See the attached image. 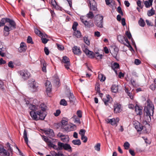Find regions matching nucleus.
<instances>
[{"label":"nucleus","instance_id":"nucleus-1","mask_svg":"<svg viewBox=\"0 0 156 156\" xmlns=\"http://www.w3.org/2000/svg\"><path fill=\"white\" fill-rule=\"evenodd\" d=\"M29 108L32 110L30 113V115L35 120H44L47 115L46 106L44 104H41L39 106L31 105Z\"/></svg>","mask_w":156,"mask_h":156},{"label":"nucleus","instance_id":"nucleus-2","mask_svg":"<svg viewBox=\"0 0 156 156\" xmlns=\"http://www.w3.org/2000/svg\"><path fill=\"white\" fill-rule=\"evenodd\" d=\"M147 105L144 108V117L147 120L149 121L151 119V116L153 115L154 109V106L149 100H147L146 102Z\"/></svg>","mask_w":156,"mask_h":156},{"label":"nucleus","instance_id":"nucleus-3","mask_svg":"<svg viewBox=\"0 0 156 156\" xmlns=\"http://www.w3.org/2000/svg\"><path fill=\"white\" fill-rule=\"evenodd\" d=\"M1 21L3 26L6 22L9 23L10 25L9 27L6 25L4 26V30L5 32H9L10 30L15 29L16 28V24L15 22L13 20L9 18H2V19Z\"/></svg>","mask_w":156,"mask_h":156},{"label":"nucleus","instance_id":"nucleus-4","mask_svg":"<svg viewBox=\"0 0 156 156\" xmlns=\"http://www.w3.org/2000/svg\"><path fill=\"white\" fill-rule=\"evenodd\" d=\"M7 147H9L8 150L10 152H7L5 150L2 145L0 144V154L2 156H11L13 151L12 149L10 147L9 144V143H7Z\"/></svg>","mask_w":156,"mask_h":156},{"label":"nucleus","instance_id":"nucleus-5","mask_svg":"<svg viewBox=\"0 0 156 156\" xmlns=\"http://www.w3.org/2000/svg\"><path fill=\"white\" fill-rule=\"evenodd\" d=\"M103 16L100 15H98L95 17V24L100 28L103 27Z\"/></svg>","mask_w":156,"mask_h":156},{"label":"nucleus","instance_id":"nucleus-6","mask_svg":"<svg viewBox=\"0 0 156 156\" xmlns=\"http://www.w3.org/2000/svg\"><path fill=\"white\" fill-rule=\"evenodd\" d=\"M18 73L24 80L28 79L30 76V73L27 70H22L18 72Z\"/></svg>","mask_w":156,"mask_h":156},{"label":"nucleus","instance_id":"nucleus-7","mask_svg":"<svg viewBox=\"0 0 156 156\" xmlns=\"http://www.w3.org/2000/svg\"><path fill=\"white\" fill-rule=\"evenodd\" d=\"M90 4V10L96 11L97 10V4L94 0H87Z\"/></svg>","mask_w":156,"mask_h":156},{"label":"nucleus","instance_id":"nucleus-8","mask_svg":"<svg viewBox=\"0 0 156 156\" xmlns=\"http://www.w3.org/2000/svg\"><path fill=\"white\" fill-rule=\"evenodd\" d=\"M29 84L30 87L33 89V91H35L38 87V84L35 82L34 80L31 79L29 81Z\"/></svg>","mask_w":156,"mask_h":156},{"label":"nucleus","instance_id":"nucleus-9","mask_svg":"<svg viewBox=\"0 0 156 156\" xmlns=\"http://www.w3.org/2000/svg\"><path fill=\"white\" fill-rule=\"evenodd\" d=\"M62 62L64 64V66L67 69H69L70 62L69 59L66 56L63 57Z\"/></svg>","mask_w":156,"mask_h":156},{"label":"nucleus","instance_id":"nucleus-10","mask_svg":"<svg viewBox=\"0 0 156 156\" xmlns=\"http://www.w3.org/2000/svg\"><path fill=\"white\" fill-rule=\"evenodd\" d=\"M114 112L115 113H117L120 112L122 110L121 105L116 103L114 104Z\"/></svg>","mask_w":156,"mask_h":156},{"label":"nucleus","instance_id":"nucleus-11","mask_svg":"<svg viewBox=\"0 0 156 156\" xmlns=\"http://www.w3.org/2000/svg\"><path fill=\"white\" fill-rule=\"evenodd\" d=\"M44 133L50 138L54 137L55 135L53 130L51 129H49L44 130Z\"/></svg>","mask_w":156,"mask_h":156},{"label":"nucleus","instance_id":"nucleus-12","mask_svg":"<svg viewBox=\"0 0 156 156\" xmlns=\"http://www.w3.org/2000/svg\"><path fill=\"white\" fill-rule=\"evenodd\" d=\"M133 124L135 128L138 131H140L143 129V126L137 121H135L133 122Z\"/></svg>","mask_w":156,"mask_h":156},{"label":"nucleus","instance_id":"nucleus-13","mask_svg":"<svg viewBox=\"0 0 156 156\" xmlns=\"http://www.w3.org/2000/svg\"><path fill=\"white\" fill-rule=\"evenodd\" d=\"M72 50L73 52L76 55H79L81 54V51L80 49V48L76 46H74Z\"/></svg>","mask_w":156,"mask_h":156},{"label":"nucleus","instance_id":"nucleus-14","mask_svg":"<svg viewBox=\"0 0 156 156\" xmlns=\"http://www.w3.org/2000/svg\"><path fill=\"white\" fill-rule=\"evenodd\" d=\"M26 47L24 43L22 42L20 45V47L19 48V51L20 52H24L26 51Z\"/></svg>","mask_w":156,"mask_h":156},{"label":"nucleus","instance_id":"nucleus-15","mask_svg":"<svg viewBox=\"0 0 156 156\" xmlns=\"http://www.w3.org/2000/svg\"><path fill=\"white\" fill-rule=\"evenodd\" d=\"M106 121L107 123H110L112 125H116V126H117L116 121L115 118L108 119L106 120Z\"/></svg>","mask_w":156,"mask_h":156},{"label":"nucleus","instance_id":"nucleus-16","mask_svg":"<svg viewBox=\"0 0 156 156\" xmlns=\"http://www.w3.org/2000/svg\"><path fill=\"white\" fill-rule=\"evenodd\" d=\"M41 63L42 68V70L44 72H46V66H47L46 63L44 60L41 61Z\"/></svg>","mask_w":156,"mask_h":156},{"label":"nucleus","instance_id":"nucleus-17","mask_svg":"<svg viewBox=\"0 0 156 156\" xmlns=\"http://www.w3.org/2000/svg\"><path fill=\"white\" fill-rule=\"evenodd\" d=\"M106 98H104L103 100L105 104L106 105H108V103H110V101L111 99V98L108 94L106 95Z\"/></svg>","mask_w":156,"mask_h":156},{"label":"nucleus","instance_id":"nucleus-18","mask_svg":"<svg viewBox=\"0 0 156 156\" xmlns=\"http://www.w3.org/2000/svg\"><path fill=\"white\" fill-rule=\"evenodd\" d=\"M153 0H148V1H144V3L146 8H149L152 5Z\"/></svg>","mask_w":156,"mask_h":156},{"label":"nucleus","instance_id":"nucleus-19","mask_svg":"<svg viewBox=\"0 0 156 156\" xmlns=\"http://www.w3.org/2000/svg\"><path fill=\"white\" fill-rule=\"evenodd\" d=\"M124 38L125 37L120 35H118L117 37V39L118 41L121 44H125L124 41Z\"/></svg>","mask_w":156,"mask_h":156},{"label":"nucleus","instance_id":"nucleus-20","mask_svg":"<svg viewBox=\"0 0 156 156\" xmlns=\"http://www.w3.org/2000/svg\"><path fill=\"white\" fill-rule=\"evenodd\" d=\"M63 149L68 151L69 152L72 151V148L70 145L67 144H64Z\"/></svg>","mask_w":156,"mask_h":156},{"label":"nucleus","instance_id":"nucleus-21","mask_svg":"<svg viewBox=\"0 0 156 156\" xmlns=\"http://www.w3.org/2000/svg\"><path fill=\"white\" fill-rule=\"evenodd\" d=\"M85 26L87 27L90 28L94 26V24L91 21L88 22L86 20L84 23Z\"/></svg>","mask_w":156,"mask_h":156},{"label":"nucleus","instance_id":"nucleus-22","mask_svg":"<svg viewBox=\"0 0 156 156\" xmlns=\"http://www.w3.org/2000/svg\"><path fill=\"white\" fill-rule=\"evenodd\" d=\"M135 111L137 115H141L142 114V110L138 106L136 105V106L135 107Z\"/></svg>","mask_w":156,"mask_h":156},{"label":"nucleus","instance_id":"nucleus-23","mask_svg":"<svg viewBox=\"0 0 156 156\" xmlns=\"http://www.w3.org/2000/svg\"><path fill=\"white\" fill-rule=\"evenodd\" d=\"M52 156H63V155L60 152L56 153L54 151H51V152ZM46 156H51L49 155H47Z\"/></svg>","mask_w":156,"mask_h":156},{"label":"nucleus","instance_id":"nucleus-24","mask_svg":"<svg viewBox=\"0 0 156 156\" xmlns=\"http://www.w3.org/2000/svg\"><path fill=\"white\" fill-rule=\"evenodd\" d=\"M73 35L77 38H80L81 37L82 35L80 31L76 30L74 31Z\"/></svg>","mask_w":156,"mask_h":156},{"label":"nucleus","instance_id":"nucleus-25","mask_svg":"<svg viewBox=\"0 0 156 156\" xmlns=\"http://www.w3.org/2000/svg\"><path fill=\"white\" fill-rule=\"evenodd\" d=\"M23 137L24 138V140L25 143L27 144V146H29V145L28 144V138L27 137V133L26 129H25L24 131Z\"/></svg>","mask_w":156,"mask_h":156},{"label":"nucleus","instance_id":"nucleus-26","mask_svg":"<svg viewBox=\"0 0 156 156\" xmlns=\"http://www.w3.org/2000/svg\"><path fill=\"white\" fill-rule=\"evenodd\" d=\"M68 97L70 102H73L75 101V98L72 94L69 93V94Z\"/></svg>","mask_w":156,"mask_h":156},{"label":"nucleus","instance_id":"nucleus-27","mask_svg":"<svg viewBox=\"0 0 156 156\" xmlns=\"http://www.w3.org/2000/svg\"><path fill=\"white\" fill-rule=\"evenodd\" d=\"M118 86L115 85H113L112 87L111 90L112 92L116 93L118 91Z\"/></svg>","mask_w":156,"mask_h":156},{"label":"nucleus","instance_id":"nucleus-28","mask_svg":"<svg viewBox=\"0 0 156 156\" xmlns=\"http://www.w3.org/2000/svg\"><path fill=\"white\" fill-rule=\"evenodd\" d=\"M48 145L50 147L53 148L54 149L59 150L58 148V146L54 145L52 142L50 144H48Z\"/></svg>","mask_w":156,"mask_h":156},{"label":"nucleus","instance_id":"nucleus-29","mask_svg":"<svg viewBox=\"0 0 156 156\" xmlns=\"http://www.w3.org/2000/svg\"><path fill=\"white\" fill-rule=\"evenodd\" d=\"M73 118L74 119V122L78 125H80L81 123L80 119L79 118L77 117L76 115H74Z\"/></svg>","mask_w":156,"mask_h":156},{"label":"nucleus","instance_id":"nucleus-30","mask_svg":"<svg viewBox=\"0 0 156 156\" xmlns=\"http://www.w3.org/2000/svg\"><path fill=\"white\" fill-rule=\"evenodd\" d=\"M94 58H95L98 60L101 59L102 58L103 55L102 54H100L98 53H97L94 55Z\"/></svg>","mask_w":156,"mask_h":156},{"label":"nucleus","instance_id":"nucleus-31","mask_svg":"<svg viewBox=\"0 0 156 156\" xmlns=\"http://www.w3.org/2000/svg\"><path fill=\"white\" fill-rule=\"evenodd\" d=\"M72 142L74 145L78 146L80 145L81 144V141L79 139L73 140Z\"/></svg>","mask_w":156,"mask_h":156},{"label":"nucleus","instance_id":"nucleus-32","mask_svg":"<svg viewBox=\"0 0 156 156\" xmlns=\"http://www.w3.org/2000/svg\"><path fill=\"white\" fill-rule=\"evenodd\" d=\"M139 25L141 27H144L145 25L144 20L142 18H140L138 21Z\"/></svg>","mask_w":156,"mask_h":156},{"label":"nucleus","instance_id":"nucleus-33","mask_svg":"<svg viewBox=\"0 0 156 156\" xmlns=\"http://www.w3.org/2000/svg\"><path fill=\"white\" fill-rule=\"evenodd\" d=\"M86 16L89 18L92 19L94 17V15L93 12L90 10L89 13L87 14Z\"/></svg>","mask_w":156,"mask_h":156},{"label":"nucleus","instance_id":"nucleus-34","mask_svg":"<svg viewBox=\"0 0 156 156\" xmlns=\"http://www.w3.org/2000/svg\"><path fill=\"white\" fill-rule=\"evenodd\" d=\"M119 64L117 62L114 63L113 65H112L111 66L112 68L113 69L119 68Z\"/></svg>","mask_w":156,"mask_h":156},{"label":"nucleus","instance_id":"nucleus-35","mask_svg":"<svg viewBox=\"0 0 156 156\" xmlns=\"http://www.w3.org/2000/svg\"><path fill=\"white\" fill-rule=\"evenodd\" d=\"M98 78L101 81H104L106 79L105 76L102 74H99L98 75Z\"/></svg>","mask_w":156,"mask_h":156},{"label":"nucleus","instance_id":"nucleus-36","mask_svg":"<svg viewBox=\"0 0 156 156\" xmlns=\"http://www.w3.org/2000/svg\"><path fill=\"white\" fill-rule=\"evenodd\" d=\"M64 144L63 143L58 142V150H61L63 149Z\"/></svg>","mask_w":156,"mask_h":156},{"label":"nucleus","instance_id":"nucleus-37","mask_svg":"<svg viewBox=\"0 0 156 156\" xmlns=\"http://www.w3.org/2000/svg\"><path fill=\"white\" fill-rule=\"evenodd\" d=\"M51 86H50L46 87V93L48 96H50V92L51 91Z\"/></svg>","mask_w":156,"mask_h":156},{"label":"nucleus","instance_id":"nucleus-38","mask_svg":"<svg viewBox=\"0 0 156 156\" xmlns=\"http://www.w3.org/2000/svg\"><path fill=\"white\" fill-rule=\"evenodd\" d=\"M84 42L88 45L90 44V41L88 39V37H84L83 38Z\"/></svg>","mask_w":156,"mask_h":156},{"label":"nucleus","instance_id":"nucleus-39","mask_svg":"<svg viewBox=\"0 0 156 156\" xmlns=\"http://www.w3.org/2000/svg\"><path fill=\"white\" fill-rule=\"evenodd\" d=\"M154 14V11L152 8L151 10H149L147 12V15L149 16H152Z\"/></svg>","mask_w":156,"mask_h":156},{"label":"nucleus","instance_id":"nucleus-40","mask_svg":"<svg viewBox=\"0 0 156 156\" xmlns=\"http://www.w3.org/2000/svg\"><path fill=\"white\" fill-rule=\"evenodd\" d=\"M100 143L97 144L94 147L95 150L98 151H99L100 150Z\"/></svg>","mask_w":156,"mask_h":156},{"label":"nucleus","instance_id":"nucleus-41","mask_svg":"<svg viewBox=\"0 0 156 156\" xmlns=\"http://www.w3.org/2000/svg\"><path fill=\"white\" fill-rule=\"evenodd\" d=\"M42 138L44 140L46 143H48V144H50L51 143V140L45 136H43Z\"/></svg>","mask_w":156,"mask_h":156},{"label":"nucleus","instance_id":"nucleus-42","mask_svg":"<svg viewBox=\"0 0 156 156\" xmlns=\"http://www.w3.org/2000/svg\"><path fill=\"white\" fill-rule=\"evenodd\" d=\"M51 4L54 8H56V7L58 6L55 0H51Z\"/></svg>","mask_w":156,"mask_h":156},{"label":"nucleus","instance_id":"nucleus-43","mask_svg":"<svg viewBox=\"0 0 156 156\" xmlns=\"http://www.w3.org/2000/svg\"><path fill=\"white\" fill-rule=\"evenodd\" d=\"M123 146L125 149L128 150L129 148L130 144L128 142H126L124 143Z\"/></svg>","mask_w":156,"mask_h":156},{"label":"nucleus","instance_id":"nucleus-44","mask_svg":"<svg viewBox=\"0 0 156 156\" xmlns=\"http://www.w3.org/2000/svg\"><path fill=\"white\" fill-rule=\"evenodd\" d=\"M60 104L61 105L64 106H66L67 105L66 101L64 99L61 100Z\"/></svg>","mask_w":156,"mask_h":156},{"label":"nucleus","instance_id":"nucleus-45","mask_svg":"<svg viewBox=\"0 0 156 156\" xmlns=\"http://www.w3.org/2000/svg\"><path fill=\"white\" fill-rule=\"evenodd\" d=\"M94 55L95 54H94L93 52L90 51L87 54V55L88 56L89 58H94Z\"/></svg>","mask_w":156,"mask_h":156},{"label":"nucleus","instance_id":"nucleus-46","mask_svg":"<svg viewBox=\"0 0 156 156\" xmlns=\"http://www.w3.org/2000/svg\"><path fill=\"white\" fill-rule=\"evenodd\" d=\"M78 25V23L76 22H74L72 28L74 31H75L76 30V27Z\"/></svg>","mask_w":156,"mask_h":156},{"label":"nucleus","instance_id":"nucleus-47","mask_svg":"<svg viewBox=\"0 0 156 156\" xmlns=\"http://www.w3.org/2000/svg\"><path fill=\"white\" fill-rule=\"evenodd\" d=\"M86 132L85 130L83 129H81L80 130L79 134L81 135V136H85V133Z\"/></svg>","mask_w":156,"mask_h":156},{"label":"nucleus","instance_id":"nucleus-48","mask_svg":"<svg viewBox=\"0 0 156 156\" xmlns=\"http://www.w3.org/2000/svg\"><path fill=\"white\" fill-rule=\"evenodd\" d=\"M137 5L140 8H143V5L140 0H139L137 1Z\"/></svg>","mask_w":156,"mask_h":156},{"label":"nucleus","instance_id":"nucleus-49","mask_svg":"<svg viewBox=\"0 0 156 156\" xmlns=\"http://www.w3.org/2000/svg\"><path fill=\"white\" fill-rule=\"evenodd\" d=\"M27 42L29 43L33 44V42L32 41V38L30 36L28 37L27 39Z\"/></svg>","mask_w":156,"mask_h":156},{"label":"nucleus","instance_id":"nucleus-50","mask_svg":"<svg viewBox=\"0 0 156 156\" xmlns=\"http://www.w3.org/2000/svg\"><path fill=\"white\" fill-rule=\"evenodd\" d=\"M41 40L42 42L44 44H46L49 41L48 39H47L45 38H43V37L41 38Z\"/></svg>","mask_w":156,"mask_h":156},{"label":"nucleus","instance_id":"nucleus-51","mask_svg":"<svg viewBox=\"0 0 156 156\" xmlns=\"http://www.w3.org/2000/svg\"><path fill=\"white\" fill-rule=\"evenodd\" d=\"M81 139L82 140H83V142L84 143L86 142L87 140V137L85 136H82Z\"/></svg>","mask_w":156,"mask_h":156},{"label":"nucleus","instance_id":"nucleus-52","mask_svg":"<svg viewBox=\"0 0 156 156\" xmlns=\"http://www.w3.org/2000/svg\"><path fill=\"white\" fill-rule=\"evenodd\" d=\"M124 41H125L127 43V44H126L125 43V44H124L125 45H126L127 47H129V46H130V44L129 43V41H128V40L125 37V38H124Z\"/></svg>","mask_w":156,"mask_h":156},{"label":"nucleus","instance_id":"nucleus-53","mask_svg":"<svg viewBox=\"0 0 156 156\" xmlns=\"http://www.w3.org/2000/svg\"><path fill=\"white\" fill-rule=\"evenodd\" d=\"M8 66L9 67L12 68L14 67L13 63L12 62L10 61L8 63Z\"/></svg>","mask_w":156,"mask_h":156},{"label":"nucleus","instance_id":"nucleus-54","mask_svg":"<svg viewBox=\"0 0 156 156\" xmlns=\"http://www.w3.org/2000/svg\"><path fill=\"white\" fill-rule=\"evenodd\" d=\"M126 34L129 39L131 38L132 36L129 32L128 31H126Z\"/></svg>","mask_w":156,"mask_h":156},{"label":"nucleus","instance_id":"nucleus-55","mask_svg":"<svg viewBox=\"0 0 156 156\" xmlns=\"http://www.w3.org/2000/svg\"><path fill=\"white\" fill-rule=\"evenodd\" d=\"M117 11L119 13H120L123 16V13L122 10L121 8L119 6L117 8Z\"/></svg>","mask_w":156,"mask_h":156},{"label":"nucleus","instance_id":"nucleus-56","mask_svg":"<svg viewBox=\"0 0 156 156\" xmlns=\"http://www.w3.org/2000/svg\"><path fill=\"white\" fill-rule=\"evenodd\" d=\"M77 116L79 118H81L82 117V112L80 110H78L76 112Z\"/></svg>","mask_w":156,"mask_h":156},{"label":"nucleus","instance_id":"nucleus-57","mask_svg":"<svg viewBox=\"0 0 156 156\" xmlns=\"http://www.w3.org/2000/svg\"><path fill=\"white\" fill-rule=\"evenodd\" d=\"M61 111L59 110H57L54 113V114L56 116H57L60 114Z\"/></svg>","mask_w":156,"mask_h":156},{"label":"nucleus","instance_id":"nucleus-58","mask_svg":"<svg viewBox=\"0 0 156 156\" xmlns=\"http://www.w3.org/2000/svg\"><path fill=\"white\" fill-rule=\"evenodd\" d=\"M127 94L130 97L131 99H133V94L131 92H129Z\"/></svg>","mask_w":156,"mask_h":156},{"label":"nucleus","instance_id":"nucleus-59","mask_svg":"<svg viewBox=\"0 0 156 156\" xmlns=\"http://www.w3.org/2000/svg\"><path fill=\"white\" fill-rule=\"evenodd\" d=\"M44 51L46 55H48L49 54V50L47 48L45 47L44 48Z\"/></svg>","mask_w":156,"mask_h":156},{"label":"nucleus","instance_id":"nucleus-60","mask_svg":"<svg viewBox=\"0 0 156 156\" xmlns=\"http://www.w3.org/2000/svg\"><path fill=\"white\" fill-rule=\"evenodd\" d=\"M150 88L152 90H154L156 88V86L154 84H152L150 87Z\"/></svg>","mask_w":156,"mask_h":156},{"label":"nucleus","instance_id":"nucleus-61","mask_svg":"<svg viewBox=\"0 0 156 156\" xmlns=\"http://www.w3.org/2000/svg\"><path fill=\"white\" fill-rule=\"evenodd\" d=\"M58 49L59 50H62L64 49V47L61 45L57 44Z\"/></svg>","mask_w":156,"mask_h":156},{"label":"nucleus","instance_id":"nucleus-62","mask_svg":"<svg viewBox=\"0 0 156 156\" xmlns=\"http://www.w3.org/2000/svg\"><path fill=\"white\" fill-rule=\"evenodd\" d=\"M94 36L98 37H99L101 36L100 33L99 31H96L94 32Z\"/></svg>","mask_w":156,"mask_h":156},{"label":"nucleus","instance_id":"nucleus-63","mask_svg":"<svg viewBox=\"0 0 156 156\" xmlns=\"http://www.w3.org/2000/svg\"><path fill=\"white\" fill-rule=\"evenodd\" d=\"M140 61L138 59H136L135 60L134 63L136 65H138L140 64Z\"/></svg>","mask_w":156,"mask_h":156},{"label":"nucleus","instance_id":"nucleus-64","mask_svg":"<svg viewBox=\"0 0 156 156\" xmlns=\"http://www.w3.org/2000/svg\"><path fill=\"white\" fill-rule=\"evenodd\" d=\"M80 20L84 24L87 20L86 19V17H82L80 18Z\"/></svg>","mask_w":156,"mask_h":156}]
</instances>
